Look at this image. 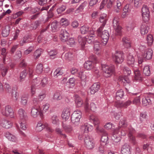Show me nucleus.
I'll return each instance as SVG.
<instances>
[{"label":"nucleus","instance_id":"a878e982","mask_svg":"<svg viewBox=\"0 0 154 154\" xmlns=\"http://www.w3.org/2000/svg\"><path fill=\"white\" fill-rule=\"evenodd\" d=\"M149 26L146 24H142L140 28L141 33L142 35L147 34L149 30Z\"/></svg>","mask_w":154,"mask_h":154},{"label":"nucleus","instance_id":"603ef678","mask_svg":"<svg viewBox=\"0 0 154 154\" xmlns=\"http://www.w3.org/2000/svg\"><path fill=\"white\" fill-rule=\"evenodd\" d=\"M63 128L66 132L69 133L72 131V129L71 126L64 125L63 123Z\"/></svg>","mask_w":154,"mask_h":154},{"label":"nucleus","instance_id":"4d7b16f0","mask_svg":"<svg viewBox=\"0 0 154 154\" xmlns=\"http://www.w3.org/2000/svg\"><path fill=\"white\" fill-rule=\"evenodd\" d=\"M142 0H134V7L136 8L140 7L142 4Z\"/></svg>","mask_w":154,"mask_h":154},{"label":"nucleus","instance_id":"a19ab883","mask_svg":"<svg viewBox=\"0 0 154 154\" xmlns=\"http://www.w3.org/2000/svg\"><path fill=\"white\" fill-rule=\"evenodd\" d=\"M146 40L147 42V43L149 46H151L153 41L152 36L150 34L148 35Z\"/></svg>","mask_w":154,"mask_h":154},{"label":"nucleus","instance_id":"423d86ee","mask_svg":"<svg viewBox=\"0 0 154 154\" xmlns=\"http://www.w3.org/2000/svg\"><path fill=\"white\" fill-rule=\"evenodd\" d=\"M101 31L99 35H98L97 31L96 33L98 36H100L102 38V42L103 45H105L107 43L109 38L110 35L109 32L106 30H104L102 32Z\"/></svg>","mask_w":154,"mask_h":154},{"label":"nucleus","instance_id":"5fc2aeb1","mask_svg":"<svg viewBox=\"0 0 154 154\" xmlns=\"http://www.w3.org/2000/svg\"><path fill=\"white\" fill-rule=\"evenodd\" d=\"M54 99L57 100H60L61 99H62V97L61 95L60 92H56L54 95Z\"/></svg>","mask_w":154,"mask_h":154},{"label":"nucleus","instance_id":"49530a36","mask_svg":"<svg viewBox=\"0 0 154 154\" xmlns=\"http://www.w3.org/2000/svg\"><path fill=\"white\" fill-rule=\"evenodd\" d=\"M124 94V91L122 89L119 90L116 93V97L118 98H122L123 97Z\"/></svg>","mask_w":154,"mask_h":154},{"label":"nucleus","instance_id":"774afa93","mask_svg":"<svg viewBox=\"0 0 154 154\" xmlns=\"http://www.w3.org/2000/svg\"><path fill=\"white\" fill-rule=\"evenodd\" d=\"M131 5L129 4H126L124 7L123 11H125L129 13L131 11Z\"/></svg>","mask_w":154,"mask_h":154},{"label":"nucleus","instance_id":"8fccbe9b","mask_svg":"<svg viewBox=\"0 0 154 154\" xmlns=\"http://www.w3.org/2000/svg\"><path fill=\"white\" fill-rule=\"evenodd\" d=\"M67 44L71 46L74 45L75 44V41L73 38H71L66 41Z\"/></svg>","mask_w":154,"mask_h":154},{"label":"nucleus","instance_id":"412c9836","mask_svg":"<svg viewBox=\"0 0 154 154\" xmlns=\"http://www.w3.org/2000/svg\"><path fill=\"white\" fill-rule=\"evenodd\" d=\"M78 39L79 43L81 46L82 48V49H84L86 42V37H83L81 35H79L78 37Z\"/></svg>","mask_w":154,"mask_h":154},{"label":"nucleus","instance_id":"0e129e2a","mask_svg":"<svg viewBox=\"0 0 154 154\" xmlns=\"http://www.w3.org/2000/svg\"><path fill=\"white\" fill-rule=\"evenodd\" d=\"M94 50L95 51H98L100 49L99 42L97 41L94 44Z\"/></svg>","mask_w":154,"mask_h":154},{"label":"nucleus","instance_id":"b1692460","mask_svg":"<svg viewBox=\"0 0 154 154\" xmlns=\"http://www.w3.org/2000/svg\"><path fill=\"white\" fill-rule=\"evenodd\" d=\"M75 97L76 106L78 107H81L83 103L82 99L78 95H75Z\"/></svg>","mask_w":154,"mask_h":154},{"label":"nucleus","instance_id":"c9c22d12","mask_svg":"<svg viewBox=\"0 0 154 154\" xmlns=\"http://www.w3.org/2000/svg\"><path fill=\"white\" fill-rule=\"evenodd\" d=\"M81 32L82 34H85L89 30V27L88 26L84 25L81 27L80 29Z\"/></svg>","mask_w":154,"mask_h":154},{"label":"nucleus","instance_id":"680f3d73","mask_svg":"<svg viewBox=\"0 0 154 154\" xmlns=\"http://www.w3.org/2000/svg\"><path fill=\"white\" fill-rule=\"evenodd\" d=\"M85 7V6L84 4L82 3L75 10V12L76 13H78L82 12L84 9Z\"/></svg>","mask_w":154,"mask_h":154},{"label":"nucleus","instance_id":"20e7f679","mask_svg":"<svg viewBox=\"0 0 154 154\" xmlns=\"http://www.w3.org/2000/svg\"><path fill=\"white\" fill-rule=\"evenodd\" d=\"M1 113L2 115L5 116H9L11 118L14 117V112L13 109L9 105L6 106L5 108L2 109Z\"/></svg>","mask_w":154,"mask_h":154},{"label":"nucleus","instance_id":"052dcab7","mask_svg":"<svg viewBox=\"0 0 154 154\" xmlns=\"http://www.w3.org/2000/svg\"><path fill=\"white\" fill-rule=\"evenodd\" d=\"M66 9V6L62 5L61 7L58 8L57 9V11L58 14H61Z\"/></svg>","mask_w":154,"mask_h":154},{"label":"nucleus","instance_id":"cd10ccee","mask_svg":"<svg viewBox=\"0 0 154 154\" xmlns=\"http://www.w3.org/2000/svg\"><path fill=\"white\" fill-rule=\"evenodd\" d=\"M39 112L38 108L33 106L31 108V115L32 117L36 118L38 115H39Z\"/></svg>","mask_w":154,"mask_h":154},{"label":"nucleus","instance_id":"aec40b11","mask_svg":"<svg viewBox=\"0 0 154 154\" xmlns=\"http://www.w3.org/2000/svg\"><path fill=\"white\" fill-rule=\"evenodd\" d=\"M18 114L20 120H26L27 115L24 109L22 108L19 109L18 111Z\"/></svg>","mask_w":154,"mask_h":154},{"label":"nucleus","instance_id":"c756f323","mask_svg":"<svg viewBox=\"0 0 154 154\" xmlns=\"http://www.w3.org/2000/svg\"><path fill=\"white\" fill-rule=\"evenodd\" d=\"M90 120L95 125H98L100 123V121L98 118L94 115H92L90 116Z\"/></svg>","mask_w":154,"mask_h":154},{"label":"nucleus","instance_id":"13d9d810","mask_svg":"<svg viewBox=\"0 0 154 154\" xmlns=\"http://www.w3.org/2000/svg\"><path fill=\"white\" fill-rule=\"evenodd\" d=\"M142 19L145 22H148L149 19V14H142Z\"/></svg>","mask_w":154,"mask_h":154},{"label":"nucleus","instance_id":"f3484780","mask_svg":"<svg viewBox=\"0 0 154 154\" xmlns=\"http://www.w3.org/2000/svg\"><path fill=\"white\" fill-rule=\"evenodd\" d=\"M49 107L50 104L48 103H46L42 106V109L40 110L39 112V116L41 118L43 117V114L48 111Z\"/></svg>","mask_w":154,"mask_h":154},{"label":"nucleus","instance_id":"37998d69","mask_svg":"<svg viewBox=\"0 0 154 154\" xmlns=\"http://www.w3.org/2000/svg\"><path fill=\"white\" fill-rule=\"evenodd\" d=\"M43 66L41 63L38 64L36 66V72L38 74L41 73L43 71Z\"/></svg>","mask_w":154,"mask_h":154},{"label":"nucleus","instance_id":"c03bdc74","mask_svg":"<svg viewBox=\"0 0 154 154\" xmlns=\"http://www.w3.org/2000/svg\"><path fill=\"white\" fill-rule=\"evenodd\" d=\"M122 82L123 83L124 86L130 85V81L129 78L125 76L122 78Z\"/></svg>","mask_w":154,"mask_h":154},{"label":"nucleus","instance_id":"7ed1b4c3","mask_svg":"<svg viewBox=\"0 0 154 154\" xmlns=\"http://www.w3.org/2000/svg\"><path fill=\"white\" fill-rule=\"evenodd\" d=\"M84 141L85 146L87 149H91L94 148L95 143L92 138L87 136L84 138Z\"/></svg>","mask_w":154,"mask_h":154},{"label":"nucleus","instance_id":"dca6fc26","mask_svg":"<svg viewBox=\"0 0 154 154\" xmlns=\"http://www.w3.org/2000/svg\"><path fill=\"white\" fill-rule=\"evenodd\" d=\"M5 136L10 141L15 143H17L18 141V139L15 136L8 132L5 133Z\"/></svg>","mask_w":154,"mask_h":154},{"label":"nucleus","instance_id":"0eeeda50","mask_svg":"<svg viewBox=\"0 0 154 154\" xmlns=\"http://www.w3.org/2000/svg\"><path fill=\"white\" fill-rule=\"evenodd\" d=\"M100 21L102 23L101 26L97 29V32L98 35H99L103 29L106 22V14H103L101 15L99 19Z\"/></svg>","mask_w":154,"mask_h":154},{"label":"nucleus","instance_id":"7c9ffc66","mask_svg":"<svg viewBox=\"0 0 154 154\" xmlns=\"http://www.w3.org/2000/svg\"><path fill=\"white\" fill-rule=\"evenodd\" d=\"M134 72L135 74L134 79L137 81H141L142 78L139 70L137 69L134 70Z\"/></svg>","mask_w":154,"mask_h":154},{"label":"nucleus","instance_id":"3c124183","mask_svg":"<svg viewBox=\"0 0 154 154\" xmlns=\"http://www.w3.org/2000/svg\"><path fill=\"white\" fill-rule=\"evenodd\" d=\"M115 30V34L116 35H120L122 34V27L120 26H119L117 27L114 28Z\"/></svg>","mask_w":154,"mask_h":154},{"label":"nucleus","instance_id":"2f4dec72","mask_svg":"<svg viewBox=\"0 0 154 154\" xmlns=\"http://www.w3.org/2000/svg\"><path fill=\"white\" fill-rule=\"evenodd\" d=\"M108 136L106 133L103 135L101 139V145H106L107 143Z\"/></svg>","mask_w":154,"mask_h":154},{"label":"nucleus","instance_id":"4468645a","mask_svg":"<svg viewBox=\"0 0 154 154\" xmlns=\"http://www.w3.org/2000/svg\"><path fill=\"white\" fill-rule=\"evenodd\" d=\"M127 63L130 66L133 67L134 65L135 59L134 57L131 54H129L127 58Z\"/></svg>","mask_w":154,"mask_h":154},{"label":"nucleus","instance_id":"ea45409f","mask_svg":"<svg viewBox=\"0 0 154 154\" xmlns=\"http://www.w3.org/2000/svg\"><path fill=\"white\" fill-rule=\"evenodd\" d=\"M60 23L63 26H67L69 24V20L66 18H62L60 21Z\"/></svg>","mask_w":154,"mask_h":154},{"label":"nucleus","instance_id":"f257e3e1","mask_svg":"<svg viewBox=\"0 0 154 154\" xmlns=\"http://www.w3.org/2000/svg\"><path fill=\"white\" fill-rule=\"evenodd\" d=\"M102 68L104 76L106 78L111 77L115 72V67L113 65H102Z\"/></svg>","mask_w":154,"mask_h":154},{"label":"nucleus","instance_id":"72a5a7b5","mask_svg":"<svg viewBox=\"0 0 154 154\" xmlns=\"http://www.w3.org/2000/svg\"><path fill=\"white\" fill-rule=\"evenodd\" d=\"M59 23L56 20H54L51 24V28L53 31L55 32L59 27Z\"/></svg>","mask_w":154,"mask_h":154},{"label":"nucleus","instance_id":"58836bf2","mask_svg":"<svg viewBox=\"0 0 154 154\" xmlns=\"http://www.w3.org/2000/svg\"><path fill=\"white\" fill-rule=\"evenodd\" d=\"M19 123L20 128L23 130H26L27 127L26 120H20Z\"/></svg>","mask_w":154,"mask_h":154},{"label":"nucleus","instance_id":"69168bd1","mask_svg":"<svg viewBox=\"0 0 154 154\" xmlns=\"http://www.w3.org/2000/svg\"><path fill=\"white\" fill-rule=\"evenodd\" d=\"M8 68V67H3L1 69L2 74L3 77L5 76L7 74Z\"/></svg>","mask_w":154,"mask_h":154},{"label":"nucleus","instance_id":"f8f14e48","mask_svg":"<svg viewBox=\"0 0 154 154\" xmlns=\"http://www.w3.org/2000/svg\"><path fill=\"white\" fill-rule=\"evenodd\" d=\"M70 109L69 108L66 107L65 108L62 114V117L63 120L66 121L69 119L70 115Z\"/></svg>","mask_w":154,"mask_h":154},{"label":"nucleus","instance_id":"9d476101","mask_svg":"<svg viewBox=\"0 0 154 154\" xmlns=\"http://www.w3.org/2000/svg\"><path fill=\"white\" fill-rule=\"evenodd\" d=\"M69 34L65 29H62L61 31L60 37V40L63 42H66L68 39Z\"/></svg>","mask_w":154,"mask_h":154},{"label":"nucleus","instance_id":"4c0bfd02","mask_svg":"<svg viewBox=\"0 0 154 154\" xmlns=\"http://www.w3.org/2000/svg\"><path fill=\"white\" fill-rule=\"evenodd\" d=\"M43 52V50L41 48H38L34 52V56L35 59L38 58Z\"/></svg>","mask_w":154,"mask_h":154},{"label":"nucleus","instance_id":"a211bd4d","mask_svg":"<svg viewBox=\"0 0 154 154\" xmlns=\"http://www.w3.org/2000/svg\"><path fill=\"white\" fill-rule=\"evenodd\" d=\"M121 154H131L130 147L128 144H125L121 148Z\"/></svg>","mask_w":154,"mask_h":154},{"label":"nucleus","instance_id":"39448f33","mask_svg":"<svg viewBox=\"0 0 154 154\" xmlns=\"http://www.w3.org/2000/svg\"><path fill=\"white\" fill-rule=\"evenodd\" d=\"M82 112L80 110H76L74 111L71 117L72 123L74 124H77L82 117Z\"/></svg>","mask_w":154,"mask_h":154},{"label":"nucleus","instance_id":"c85d7f7f","mask_svg":"<svg viewBox=\"0 0 154 154\" xmlns=\"http://www.w3.org/2000/svg\"><path fill=\"white\" fill-rule=\"evenodd\" d=\"M45 123H42L41 122H39L37 125L35 130L38 132H40L45 128Z\"/></svg>","mask_w":154,"mask_h":154},{"label":"nucleus","instance_id":"a18cd8bd","mask_svg":"<svg viewBox=\"0 0 154 154\" xmlns=\"http://www.w3.org/2000/svg\"><path fill=\"white\" fill-rule=\"evenodd\" d=\"M11 96L12 97L14 100L16 101L17 100L18 98L19 94L16 91L12 90Z\"/></svg>","mask_w":154,"mask_h":154},{"label":"nucleus","instance_id":"e2e57ef3","mask_svg":"<svg viewBox=\"0 0 154 154\" xmlns=\"http://www.w3.org/2000/svg\"><path fill=\"white\" fill-rule=\"evenodd\" d=\"M115 2V0H109L107 2V7L108 8H111L113 5L114 4Z\"/></svg>","mask_w":154,"mask_h":154},{"label":"nucleus","instance_id":"6e6d98bb","mask_svg":"<svg viewBox=\"0 0 154 154\" xmlns=\"http://www.w3.org/2000/svg\"><path fill=\"white\" fill-rule=\"evenodd\" d=\"M119 125L123 127H126L127 126L126 119L124 118L121 120L119 122Z\"/></svg>","mask_w":154,"mask_h":154},{"label":"nucleus","instance_id":"9b49d317","mask_svg":"<svg viewBox=\"0 0 154 154\" xmlns=\"http://www.w3.org/2000/svg\"><path fill=\"white\" fill-rule=\"evenodd\" d=\"M70 72L72 74L76 75L82 80L86 78L85 76L83 74L82 72H80L78 73V69L75 68L73 67L71 69Z\"/></svg>","mask_w":154,"mask_h":154},{"label":"nucleus","instance_id":"6e6552de","mask_svg":"<svg viewBox=\"0 0 154 154\" xmlns=\"http://www.w3.org/2000/svg\"><path fill=\"white\" fill-rule=\"evenodd\" d=\"M84 67L88 70L93 69V71L96 72L97 73L98 70L95 67L94 63L90 60H88L86 61L84 64Z\"/></svg>","mask_w":154,"mask_h":154},{"label":"nucleus","instance_id":"5701e85b","mask_svg":"<svg viewBox=\"0 0 154 154\" xmlns=\"http://www.w3.org/2000/svg\"><path fill=\"white\" fill-rule=\"evenodd\" d=\"M150 95H149L143 98L142 100V104L145 106L151 103L152 100V98L150 97Z\"/></svg>","mask_w":154,"mask_h":154},{"label":"nucleus","instance_id":"2eb2a0df","mask_svg":"<svg viewBox=\"0 0 154 154\" xmlns=\"http://www.w3.org/2000/svg\"><path fill=\"white\" fill-rule=\"evenodd\" d=\"M100 88V85L99 83H94L90 88L91 94H95L99 91Z\"/></svg>","mask_w":154,"mask_h":154},{"label":"nucleus","instance_id":"de8ad7c7","mask_svg":"<svg viewBox=\"0 0 154 154\" xmlns=\"http://www.w3.org/2000/svg\"><path fill=\"white\" fill-rule=\"evenodd\" d=\"M142 14H149V11L148 7L145 5H143L141 9Z\"/></svg>","mask_w":154,"mask_h":154},{"label":"nucleus","instance_id":"f704fd0d","mask_svg":"<svg viewBox=\"0 0 154 154\" xmlns=\"http://www.w3.org/2000/svg\"><path fill=\"white\" fill-rule=\"evenodd\" d=\"M63 73L62 69L61 68H58L54 72V75L55 77H57L59 75H62Z\"/></svg>","mask_w":154,"mask_h":154},{"label":"nucleus","instance_id":"6ab92c4d","mask_svg":"<svg viewBox=\"0 0 154 154\" xmlns=\"http://www.w3.org/2000/svg\"><path fill=\"white\" fill-rule=\"evenodd\" d=\"M1 124L3 127L6 129L10 128L12 126V123L11 121L8 120H2Z\"/></svg>","mask_w":154,"mask_h":154},{"label":"nucleus","instance_id":"e433bc0d","mask_svg":"<svg viewBox=\"0 0 154 154\" xmlns=\"http://www.w3.org/2000/svg\"><path fill=\"white\" fill-rule=\"evenodd\" d=\"M143 73L146 76H149L150 74L149 66V65L145 66L143 70Z\"/></svg>","mask_w":154,"mask_h":154},{"label":"nucleus","instance_id":"1a4fd4ad","mask_svg":"<svg viewBox=\"0 0 154 154\" xmlns=\"http://www.w3.org/2000/svg\"><path fill=\"white\" fill-rule=\"evenodd\" d=\"M135 132L134 129H132L130 131L128 136L129 141L134 145H136L137 142L135 136L133 135L134 133Z\"/></svg>","mask_w":154,"mask_h":154},{"label":"nucleus","instance_id":"f03ea898","mask_svg":"<svg viewBox=\"0 0 154 154\" xmlns=\"http://www.w3.org/2000/svg\"><path fill=\"white\" fill-rule=\"evenodd\" d=\"M112 57L116 64H120L123 62L124 56L122 52L116 51L115 53L112 54Z\"/></svg>","mask_w":154,"mask_h":154},{"label":"nucleus","instance_id":"bf43d9fd","mask_svg":"<svg viewBox=\"0 0 154 154\" xmlns=\"http://www.w3.org/2000/svg\"><path fill=\"white\" fill-rule=\"evenodd\" d=\"M11 11L9 9L5 12L4 11H2V14H1V15H0V20L3 18L6 14H9L11 13Z\"/></svg>","mask_w":154,"mask_h":154},{"label":"nucleus","instance_id":"393cba45","mask_svg":"<svg viewBox=\"0 0 154 154\" xmlns=\"http://www.w3.org/2000/svg\"><path fill=\"white\" fill-rule=\"evenodd\" d=\"M122 42L123 45L127 48H129L131 47V43L129 38L124 37L122 38Z\"/></svg>","mask_w":154,"mask_h":154},{"label":"nucleus","instance_id":"4be33fe9","mask_svg":"<svg viewBox=\"0 0 154 154\" xmlns=\"http://www.w3.org/2000/svg\"><path fill=\"white\" fill-rule=\"evenodd\" d=\"M153 51L151 49H147L143 54V57L147 60L151 59L152 57Z\"/></svg>","mask_w":154,"mask_h":154},{"label":"nucleus","instance_id":"473e14b6","mask_svg":"<svg viewBox=\"0 0 154 154\" xmlns=\"http://www.w3.org/2000/svg\"><path fill=\"white\" fill-rule=\"evenodd\" d=\"M51 122L54 125H58L59 124V118L56 115H53L51 117Z\"/></svg>","mask_w":154,"mask_h":154},{"label":"nucleus","instance_id":"ddd939ff","mask_svg":"<svg viewBox=\"0 0 154 154\" xmlns=\"http://www.w3.org/2000/svg\"><path fill=\"white\" fill-rule=\"evenodd\" d=\"M93 128L92 126L87 124H85L82 126L81 130L82 133L85 134V135L87 134L89 131H91Z\"/></svg>","mask_w":154,"mask_h":154},{"label":"nucleus","instance_id":"338daca9","mask_svg":"<svg viewBox=\"0 0 154 154\" xmlns=\"http://www.w3.org/2000/svg\"><path fill=\"white\" fill-rule=\"evenodd\" d=\"M115 105L117 108H125L124 103L122 102H116Z\"/></svg>","mask_w":154,"mask_h":154},{"label":"nucleus","instance_id":"09e8293b","mask_svg":"<svg viewBox=\"0 0 154 154\" xmlns=\"http://www.w3.org/2000/svg\"><path fill=\"white\" fill-rule=\"evenodd\" d=\"M112 24L114 28L120 26L119 23V19L118 18L116 17L114 18L112 21Z\"/></svg>","mask_w":154,"mask_h":154},{"label":"nucleus","instance_id":"864d4df0","mask_svg":"<svg viewBox=\"0 0 154 154\" xmlns=\"http://www.w3.org/2000/svg\"><path fill=\"white\" fill-rule=\"evenodd\" d=\"M90 108L91 111L94 112L96 111L97 108V103L95 104L93 102L91 103L90 105Z\"/></svg>","mask_w":154,"mask_h":154},{"label":"nucleus","instance_id":"79ce46f5","mask_svg":"<svg viewBox=\"0 0 154 154\" xmlns=\"http://www.w3.org/2000/svg\"><path fill=\"white\" fill-rule=\"evenodd\" d=\"M40 24V21L36 20L31 25L30 28L32 29H35L37 28L38 26H39Z\"/></svg>","mask_w":154,"mask_h":154},{"label":"nucleus","instance_id":"bb28decb","mask_svg":"<svg viewBox=\"0 0 154 154\" xmlns=\"http://www.w3.org/2000/svg\"><path fill=\"white\" fill-rule=\"evenodd\" d=\"M10 27L8 26H6L2 30V34L3 37H7L9 34Z\"/></svg>","mask_w":154,"mask_h":154}]
</instances>
